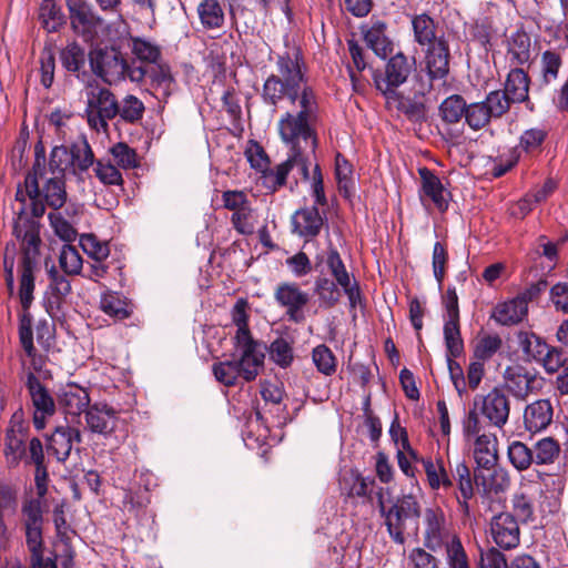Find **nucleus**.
I'll return each mask as SVG.
<instances>
[{
    "label": "nucleus",
    "mask_w": 568,
    "mask_h": 568,
    "mask_svg": "<svg viewBox=\"0 0 568 568\" xmlns=\"http://www.w3.org/2000/svg\"><path fill=\"white\" fill-rule=\"evenodd\" d=\"M507 112L508 101L505 93L495 90L489 92L484 101L467 105L465 121L473 130H479L491 119L501 118Z\"/></svg>",
    "instance_id": "16"
},
{
    "label": "nucleus",
    "mask_w": 568,
    "mask_h": 568,
    "mask_svg": "<svg viewBox=\"0 0 568 568\" xmlns=\"http://www.w3.org/2000/svg\"><path fill=\"white\" fill-rule=\"evenodd\" d=\"M466 102L462 95L453 94L439 105V114L446 123L454 124L466 116Z\"/></svg>",
    "instance_id": "49"
},
{
    "label": "nucleus",
    "mask_w": 568,
    "mask_h": 568,
    "mask_svg": "<svg viewBox=\"0 0 568 568\" xmlns=\"http://www.w3.org/2000/svg\"><path fill=\"white\" fill-rule=\"evenodd\" d=\"M507 57L511 65H524L531 59V39L523 29L511 32L506 38Z\"/></svg>",
    "instance_id": "36"
},
{
    "label": "nucleus",
    "mask_w": 568,
    "mask_h": 568,
    "mask_svg": "<svg viewBox=\"0 0 568 568\" xmlns=\"http://www.w3.org/2000/svg\"><path fill=\"white\" fill-rule=\"evenodd\" d=\"M374 484V478L364 477L356 469H348L343 471L339 477L341 495L346 499L367 498L371 500Z\"/></svg>",
    "instance_id": "29"
},
{
    "label": "nucleus",
    "mask_w": 568,
    "mask_h": 568,
    "mask_svg": "<svg viewBox=\"0 0 568 568\" xmlns=\"http://www.w3.org/2000/svg\"><path fill=\"white\" fill-rule=\"evenodd\" d=\"M39 21L48 32H57L65 23V16L54 0H43L39 8Z\"/></svg>",
    "instance_id": "44"
},
{
    "label": "nucleus",
    "mask_w": 568,
    "mask_h": 568,
    "mask_svg": "<svg viewBox=\"0 0 568 568\" xmlns=\"http://www.w3.org/2000/svg\"><path fill=\"white\" fill-rule=\"evenodd\" d=\"M270 357L278 366L288 367L294 358L292 341L286 337H277L270 345Z\"/></svg>",
    "instance_id": "55"
},
{
    "label": "nucleus",
    "mask_w": 568,
    "mask_h": 568,
    "mask_svg": "<svg viewBox=\"0 0 568 568\" xmlns=\"http://www.w3.org/2000/svg\"><path fill=\"white\" fill-rule=\"evenodd\" d=\"M97 179L104 185H122L123 178L120 169L111 163V160L99 159L94 168Z\"/></svg>",
    "instance_id": "56"
},
{
    "label": "nucleus",
    "mask_w": 568,
    "mask_h": 568,
    "mask_svg": "<svg viewBox=\"0 0 568 568\" xmlns=\"http://www.w3.org/2000/svg\"><path fill=\"white\" fill-rule=\"evenodd\" d=\"M26 387L33 407V425L41 430L55 413V400L34 373H28Z\"/></svg>",
    "instance_id": "18"
},
{
    "label": "nucleus",
    "mask_w": 568,
    "mask_h": 568,
    "mask_svg": "<svg viewBox=\"0 0 568 568\" xmlns=\"http://www.w3.org/2000/svg\"><path fill=\"white\" fill-rule=\"evenodd\" d=\"M48 285L44 291L43 303L47 312L54 315L60 310L62 303L71 293V282L65 273H61L54 264L47 265Z\"/></svg>",
    "instance_id": "24"
},
{
    "label": "nucleus",
    "mask_w": 568,
    "mask_h": 568,
    "mask_svg": "<svg viewBox=\"0 0 568 568\" xmlns=\"http://www.w3.org/2000/svg\"><path fill=\"white\" fill-rule=\"evenodd\" d=\"M276 73L268 75L263 84L262 99L265 104L277 106L284 99L291 104L302 97L307 83L306 65L298 48H287L278 53Z\"/></svg>",
    "instance_id": "3"
},
{
    "label": "nucleus",
    "mask_w": 568,
    "mask_h": 568,
    "mask_svg": "<svg viewBox=\"0 0 568 568\" xmlns=\"http://www.w3.org/2000/svg\"><path fill=\"white\" fill-rule=\"evenodd\" d=\"M59 265L65 275H79L83 267V260L75 246L64 244L59 254Z\"/></svg>",
    "instance_id": "53"
},
{
    "label": "nucleus",
    "mask_w": 568,
    "mask_h": 568,
    "mask_svg": "<svg viewBox=\"0 0 568 568\" xmlns=\"http://www.w3.org/2000/svg\"><path fill=\"white\" fill-rule=\"evenodd\" d=\"M379 509L385 519L387 531L396 544L403 545L405 542V534L417 532L420 505L412 494L398 497L389 508H386L381 499Z\"/></svg>",
    "instance_id": "10"
},
{
    "label": "nucleus",
    "mask_w": 568,
    "mask_h": 568,
    "mask_svg": "<svg viewBox=\"0 0 568 568\" xmlns=\"http://www.w3.org/2000/svg\"><path fill=\"white\" fill-rule=\"evenodd\" d=\"M420 462L430 489L438 490L443 488L447 490L453 487V480L444 466L443 459L422 458Z\"/></svg>",
    "instance_id": "42"
},
{
    "label": "nucleus",
    "mask_w": 568,
    "mask_h": 568,
    "mask_svg": "<svg viewBox=\"0 0 568 568\" xmlns=\"http://www.w3.org/2000/svg\"><path fill=\"white\" fill-rule=\"evenodd\" d=\"M353 169L349 162L339 153L335 158V175L341 193L349 197L353 193Z\"/></svg>",
    "instance_id": "58"
},
{
    "label": "nucleus",
    "mask_w": 568,
    "mask_h": 568,
    "mask_svg": "<svg viewBox=\"0 0 568 568\" xmlns=\"http://www.w3.org/2000/svg\"><path fill=\"white\" fill-rule=\"evenodd\" d=\"M47 508L44 500L34 497L24 498L21 505V521L32 568H57L52 559H44L43 556V525Z\"/></svg>",
    "instance_id": "9"
},
{
    "label": "nucleus",
    "mask_w": 568,
    "mask_h": 568,
    "mask_svg": "<svg viewBox=\"0 0 568 568\" xmlns=\"http://www.w3.org/2000/svg\"><path fill=\"white\" fill-rule=\"evenodd\" d=\"M58 403L65 414L80 416L90 407V396L85 388L77 384H68L60 389Z\"/></svg>",
    "instance_id": "33"
},
{
    "label": "nucleus",
    "mask_w": 568,
    "mask_h": 568,
    "mask_svg": "<svg viewBox=\"0 0 568 568\" xmlns=\"http://www.w3.org/2000/svg\"><path fill=\"white\" fill-rule=\"evenodd\" d=\"M144 113L143 102L134 95H126L119 103L118 115L125 122L134 123L142 119Z\"/></svg>",
    "instance_id": "64"
},
{
    "label": "nucleus",
    "mask_w": 568,
    "mask_h": 568,
    "mask_svg": "<svg viewBox=\"0 0 568 568\" xmlns=\"http://www.w3.org/2000/svg\"><path fill=\"white\" fill-rule=\"evenodd\" d=\"M197 14L204 29H217L224 23V12L217 0H202Z\"/></svg>",
    "instance_id": "46"
},
{
    "label": "nucleus",
    "mask_w": 568,
    "mask_h": 568,
    "mask_svg": "<svg viewBox=\"0 0 568 568\" xmlns=\"http://www.w3.org/2000/svg\"><path fill=\"white\" fill-rule=\"evenodd\" d=\"M475 483L477 486H483L485 493H503L509 485L510 479L504 469L491 467L489 470H477L475 473Z\"/></svg>",
    "instance_id": "40"
},
{
    "label": "nucleus",
    "mask_w": 568,
    "mask_h": 568,
    "mask_svg": "<svg viewBox=\"0 0 568 568\" xmlns=\"http://www.w3.org/2000/svg\"><path fill=\"white\" fill-rule=\"evenodd\" d=\"M325 224V217L316 205L297 210L292 216V232L306 241L316 237Z\"/></svg>",
    "instance_id": "27"
},
{
    "label": "nucleus",
    "mask_w": 568,
    "mask_h": 568,
    "mask_svg": "<svg viewBox=\"0 0 568 568\" xmlns=\"http://www.w3.org/2000/svg\"><path fill=\"white\" fill-rule=\"evenodd\" d=\"M449 47L445 39H439L428 45L425 54L426 77L418 75L415 85V95L429 93L435 80H444L449 72Z\"/></svg>",
    "instance_id": "12"
},
{
    "label": "nucleus",
    "mask_w": 568,
    "mask_h": 568,
    "mask_svg": "<svg viewBox=\"0 0 568 568\" xmlns=\"http://www.w3.org/2000/svg\"><path fill=\"white\" fill-rule=\"evenodd\" d=\"M149 80L150 91L159 101H166L175 91L176 83L168 64L161 62L150 67L136 65L129 71V80L140 83Z\"/></svg>",
    "instance_id": "14"
},
{
    "label": "nucleus",
    "mask_w": 568,
    "mask_h": 568,
    "mask_svg": "<svg viewBox=\"0 0 568 568\" xmlns=\"http://www.w3.org/2000/svg\"><path fill=\"white\" fill-rule=\"evenodd\" d=\"M118 21L124 27L126 34L131 40V52L139 60L140 63L138 65L150 67L162 62L161 49L159 45L144 38L130 37L129 27L122 16L119 17Z\"/></svg>",
    "instance_id": "35"
},
{
    "label": "nucleus",
    "mask_w": 568,
    "mask_h": 568,
    "mask_svg": "<svg viewBox=\"0 0 568 568\" xmlns=\"http://www.w3.org/2000/svg\"><path fill=\"white\" fill-rule=\"evenodd\" d=\"M84 114L89 126L97 132H108L109 121L119 113V102L115 95L105 87L98 83L85 88Z\"/></svg>",
    "instance_id": "11"
},
{
    "label": "nucleus",
    "mask_w": 568,
    "mask_h": 568,
    "mask_svg": "<svg viewBox=\"0 0 568 568\" xmlns=\"http://www.w3.org/2000/svg\"><path fill=\"white\" fill-rule=\"evenodd\" d=\"M71 171V160L69 148L64 145L54 146L51 151L49 164L47 168L48 174L63 176L67 170Z\"/></svg>",
    "instance_id": "57"
},
{
    "label": "nucleus",
    "mask_w": 568,
    "mask_h": 568,
    "mask_svg": "<svg viewBox=\"0 0 568 568\" xmlns=\"http://www.w3.org/2000/svg\"><path fill=\"white\" fill-rule=\"evenodd\" d=\"M297 111L284 112L277 123L281 140L294 156L311 159L317 148L315 123L318 103L313 89H305L294 104Z\"/></svg>",
    "instance_id": "1"
},
{
    "label": "nucleus",
    "mask_w": 568,
    "mask_h": 568,
    "mask_svg": "<svg viewBox=\"0 0 568 568\" xmlns=\"http://www.w3.org/2000/svg\"><path fill=\"white\" fill-rule=\"evenodd\" d=\"M507 455L510 464L519 471L528 469L534 463L532 449L519 440L509 444Z\"/></svg>",
    "instance_id": "52"
},
{
    "label": "nucleus",
    "mask_w": 568,
    "mask_h": 568,
    "mask_svg": "<svg viewBox=\"0 0 568 568\" xmlns=\"http://www.w3.org/2000/svg\"><path fill=\"white\" fill-rule=\"evenodd\" d=\"M415 69V58L398 52L387 61L384 71H373L375 88L384 97L386 108L396 110L410 120H418L424 115V104L405 97L399 87L408 80Z\"/></svg>",
    "instance_id": "2"
},
{
    "label": "nucleus",
    "mask_w": 568,
    "mask_h": 568,
    "mask_svg": "<svg viewBox=\"0 0 568 568\" xmlns=\"http://www.w3.org/2000/svg\"><path fill=\"white\" fill-rule=\"evenodd\" d=\"M72 30L85 41H94L104 27V19L83 0H68Z\"/></svg>",
    "instance_id": "17"
},
{
    "label": "nucleus",
    "mask_w": 568,
    "mask_h": 568,
    "mask_svg": "<svg viewBox=\"0 0 568 568\" xmlns=\"http://www.w3.org/2000/svg\"><path fill=\"white\" fill-rule=\"evenodd\" d=\"M412 27L414 39L420 45H430L435 41L443 39L436 36V24L428 14L422 13L413 17Z\"/></svg>",
    "instance_id": "45"
},
{
    "label": "nucleus",
    "mask_w": 568,
    "mask_h": 568,
    "mask_svg": "<svg viewBox=\"0 0 568 568\" xmlns=\"http://www.w3.org/2000/svg\"><path fill=\"white\" fill-rule=\"evenodd\" d=\"M26 195L31 201L32 214L36 217L44 213L42 203H38L40 197H43L50 207L58 211L67 201L64 178L48 174L45 164L41 163L37 155L32 171L26 176L24 191L18 189L16 200L23 203Z\"/></svg>",
    "instance_id": "5"
},
{
    "label": "nucleus",
    "mask_w": 568,
    "mask_h": 568,
    "mask_svg": "<svg viewBox=\"0 0 568 568\" xmlns=\"http://www.w3.org/2000/svg\"><path fill=\"white\" fill-rule=\"evenodd\" d=\"M310 165L311 159L294 156V154L288 153L284 162L273 169L264 171V185L272 191L278 190L285 185L287 175L294 168H296L302 180L308 181Z\"/></svg>",
    "instance_id": "23"
},
{
    "label": "nucleus",
    "mask_w": 568,
    "mask_h": 568,
    "mask_svg": "<svg viewBox=\"0 0 568 568\" xmlns=\"http://www.w3.org/2000/svg\"><path fill=\"white\" fill-rule=\"evenodd\" d=\"M239 358L234 359L245 382L254 381L264 365V347L253 338L235 342Z\"/></svg>",
    "instance_id": "21"
},
{
    "label": "nucleus",
    "mask_w": 568,
    "mask_h": 568,
    "mask_svg": "<svg viewBox=\"0 0 568 568\" xmlns=\"http://www.w3.org/2000/svg\"><path fill=\"white\" fill-rule=\"evenodd\" d=\"M246 306L247 303L244 300H239L232 310V321L237 327L234 336L235 342L253 338L247 325L248 315L246 313Z\"/></svg>",
    "instance_id": "62"
},
{
    "label": "nucleus",
    "mask_w": 568,
    "mask_h": 568,
    "mask_svg": "<svg viewBox=\"0 0 568 568\" xmlns=\"http://www.w3.org/2000/svg\"><path fill=\"white\" fill-rule=\"evenodd\" d=\"M84 418L88 429L103 437L112 435L120 422L118 412L103 403L90 405L85 410Z\"/></svg>",
    "instance_id": "26"
},
{
    "label": "nucleus",
    "mask_w": 568,
    "mask_h": 568,
    "mask_svg": "<svg viewBox=\"0 0 568 568\" xmlns=\"http://www.w3.org/2000/svg\"><path fill=\"white\" fill-rule=\"evenodd\" d=\"M385 29L386 24L377 21L364 31L367 47L381 58H386L392 52V42L385 34Z\"/></svg>",
    "instance_id": "43"
},
{
    "label": "nucleus",
    "mask_w": 568,
    "mask_h": 568,
    "mask_svg": "<svg viewBox=\"0 0 568 568\" xmlns=\"http://www.w3.org/2000/svg\"><path fill=\"white\" fill-rule=\"evenodd\" d=\"M74 440H81V434L77 428L58 426L49 438L48 450L58 462L63 463L69 458Z\"/></svg>",
    "instance_id": "34"
},
{
    "label": "nucleus",
    "mask_w": 568,
    "mask_h": 568,
    "mask_svg": "<svg viewBox=\"0 0 568 568\" xmlns=\"http://www.w3.org/2000/svg\"><path fill=\"white\" fill-rule=\"evenodd\" d=\"M90 67L94 74L109 84L128 78L129 71L136 62L129 63L122 53L114 48H97L89 53Z\"/></svg>",
    "instance_id": "13"
},
{
    "label": "nucleus",
    "mask_w": 568,
    "mask_h": 568,
    "mask_svg": "<svg viewBox=\"0 0 568 568\" xmlns=\"http://www.w3.org/2000/svg\"><path fill=\"white\" fill-rule=\"evenodd\" d=\"M560 454V445L552 437H545L534 445V463L537 465H549Z\"/></svg>",
    "instance_id": "50"
},
{
    "label": "nucleus",
    "mask_w": 568,
    "mask_h": 568,
    "mask_svg": "<svg viewBox=\"0 0 568 568\" xmlns=\"http://www.w3.org/2000/svg\"><path fill=\"white\" fill-rule=\"evenodd\" d=\"M60 61L62 67L77 75V78H81V75H85V62H87V53L84 48H82L75 41L68 43L60 51Z\"/></svg>",
    "instance_id": "41"
},
{
    "label": "nucleus",
    "mask_w": 568,
    "mask_h": 568,
    "mask_svg": "<svg viewBox=\"0 0 568 568\" xmlns=\"http://www.w3.org/2000/svg\"><path fill=\"white\" fill-rule=\"evenodd\" d=\"M490 535L499 548H516L520 541V528L516 517L510 513L495 515L490 521Z\"/></svg>",
    "instance_id": "25"
},
{
    "label": "nucleus",
    "mask_w": 568,
    "mask_h": 568,
    "mask_svg": "<svg viewBox=\"0 0 568 568\" xmlns=\"http://www.w3.org/2000/svg\"><path fill=\"white\" fill-rule=\"evenodd\" d=\"M28 432L29 425L24 420L23 412H14L4 433L3 457L9 468L18 467L26 457Z\"/></svg>",
    "instance_id": "15"
},
{
    "label": "nucleus",
    "mask_w": 568,
    "mask_h": 568,
    "mask_svg": "<svg viewBox=\"0 0 568 568\" xmlns=\"http://www.w3.org/2000/svg\"><path fill=\"white\" fill-rule=\"evenodd\" d=\"M503 92L508 101V109L510 108V103L526 101L529 92L528 74L520 68L511 69L507 75L505 90Z\"/></svg>",
    "instance_id": "39"
},
{
    "label": "nucleus",
    "mask_w": 568,
    "mask_h": 568,
    "mask_svg": "<svg viewBox=\"0 0 568 568\" xmlns=\"http://www.w3.org/2000/svg\"><path fill=\"white\" fill-rule=\"evenodd\" d=\"M511 503L515 517H518L523 523L535 520L534 498L529 493L525 490L516 493L513 497Z\"/></svg>",
    "instance_id": "61"
},
{
    "label": "nucleus",
    "mask_w": 568,
    "mask_h": 568,
    "mask_svg": "<svg viewBox=\"0 0 568 568\" xmlns=\"http://www.w3.org/2000/svg\"><path fill=\"white\" fill-rule=\"evenodd\" d=\"M444 549L447 568H470L468 556L459 537L452 540Z\"/></svg>",
    "instance_id": "60"
},
{
    "label": "nucleus",
    "mask_w": 568,
    "mask_h": 568,
    "mask_svg": "<svg viewBox=\"0 0 568 568\" xmlns=\"http://www.w3.org/2000/svg\"><path fill=\"white\" fill-rule=\"evenodd\" d=\"M101 310L115 320L128 318L132 311L129 307L128 300L116 292H106L101 296Z\"/></svg>",
    "instance_id": "47"
},
{
    "label": "nucleus",
    "mask_w": 568,
    "mask_h": 568,
    "mask_svg": "<svg viewBox=\"0 0 568 568\" xmlns=\"http://www.w3.org/2000/svg\"><path fill=\"white\" fill-rule=\"evenodd\" d=\"M424 527V546L432 551H437L458 538V535L447 527L440 508L425 509Z\"/></svg>",
    "instance_id": "20"
},
{
    "label": "nucleus",
    "mask_w": 568,
    "mask_h": 568,
    "mask_svg": "<svg viewBox=\"0 0 568 568\" xmlns=\"http://www.w3.org/2000/svg\"><path fill=\"white\" fill-rule=\"evenodd\" d=\"M554 408L549 399H538L526 406L524 410L525 428L536 434L545 430L552 422Z\"/></svg>",
    "instance_id": "32"
},
{
    "label": "nucleus",
    "mask_w": 568,
    "mask_h": 568,
    "mask_svg": "<svg viewBox=\"0 0 568 568\" xmlns=\"http://www.w3.org/2000/svg\"><path fill=\"white\" fill-rule=\"evenodd\" d=\"M518 343L523 353L528 359L539 362L545 351L549 346L545 341L532 332H519Z\"/></svg>",
    "instance_id": "51"
},
{
    "label": "nucleus",
    "mask_w": 568,
    "mask_h": 568,
    "mask_svg": "<svg viewBox=\"0 0 568 568\" xmlns=\"http://www.w3.org/2000/svg\"><path fill=\"white\" fill-rule=\"evenodd\" d=\"M446 347V362L449 371L450 379L454 384L455 389L457 390L459 396H463L466 393V378L459 363L455 361V358L460 357L465 352L464 339L460 337V349L455 353L450 352L448 346Z\"/></svg>",
    "instance_id": "48"
},
{
    "label": "nucleus",
    "mask_w": 568,
    "mask_h": 568,
    "mask_svg": "<svg viewBox=\"0 0 568 568\" xmlns=\"http://www.w3.org/2000/svg\"><path fill=\"white\" fill-rule=\"evenodd\" d=\"M109 152L119 169L129 170L136 168L139 164L135 150L126 143H115L110 148Z\"/></svg>",
    "instance_id": "59"
},
{
    "label": "nucleus",
    "mask_w": 568,
    "mask_h": 568,
    "mask_svg": "<svg viewBox=\"0 0 568 568\" xmlns=\"http://www.w3.org/2000/svg\"><path fill=\"white\" fill-rule=\"evenodd\" d=\"M212 372L215 379L226 387H232L239 384L241 373L234 359L215 362L212 365Z\"/></svg>",
    "instance_id": "54"
},
{
    "label": "nucleus",
    "mask_w": 568,
    "mask_h": 568,
    "mask_svg": "<svg viewBox=\"0 0 568 568\" xmlns=\"http://www.w3.org/2000/svg\"><path fill=\"white\" fill-rule=\"evenodd\" d=\"M510 402L506 393L494 387L487 394H477L474 397L473 407L463 418V434L465 438L481 433L484 429L480 416L487 423L498 429H501L509 419Z\"/></svg>",
    "instance_id": "7"
},
{
    "label": "nucleus",
    "mask_w": 568,
    "mask_h": 568,
    "mask_svg": "<svg viewBox=\"0 0 568 568\" xmlns=\"http://www.w3.org/2000/svg\"><path fill=\"white\" fill-rule=\"evenodd\" d=\"M528 315V308L516 296L511 300L498 303L490 315L498 324L513 326L523 322Z\"/></svg>",
    "instance_id": "37"
},
{
    "label": "nucleus",
    "mask_w": 568,
    "mask_h": 568,
    "mask_svg": "<svg viewBox=\"0 0 568 568\" xmlns=\"http://www.w3.org/2000/svg\"><path fill=\"white\" fill-rule=\"evenodd\" d=\"M313 363L317 371L331 376L336 371V358L333 352L324 344L316 346L312 352Z\"/></svg>",
    "instance_id": "63"
},
{
    "label": "nucleus",
    "mask_w": 568,
    "mask_h": 568,
    "mask_svg": "<svg viewBox=\"0 0 568 568\" xmlns=\"http://www.w3.org/2000/svg\"><path fill=\"white\" fill-rule=\"evenodd\" d=\"M274 297L276 302L287 308L290 320L300 322L303 320L302 310L310 301L306 292L302 291L296 283H283L277 286Z\"/></svg>",
    "instance_id": "28"
},
{
    "label": "nucleus",
    "mask_w": 568,
    "mask_h": 568,
    "mask_svg": "<svg viewBox=\"0 0 568 568\" xmlns=\"http://www.w3.org/2000/svg\"><path fill=\"white\" fill-rule=\"evenodd\" d=\"M418 173L422 180L420 200L424 201V197H428L438 211H446L450 194L444 187L440 179L427 168H420Z\"/></svg>",
    "instance_id": "30"
},
{
    "label": "nucleus",
    "mask_w": 568,
    "mask_h": 568,
    "mask_svg": "<svg viewBox=\"0 0 568 568\" xmlns=\"http://www.w3.org/2000/svg\"><path fill=\"white\" fill-rule=\"evenodd\" d=\"M474 438V459L478 468L489 470L495 467L498 462V440L495 434L478 433L471 435L468 439Z\"/></svg>",
    "instance_id": "31"
},
{
    "label": "nucleus",
    "mask_w": 568,
    "mask_h": 568,
    "mask_svg": "<svg viewBox=\"0 0 568 568\" xmlns=\"http://www.w3.org/2000/svg\"><path fill=\"white\" fill-rule=\"evenodd\" d=\"M507 390L517 399L525 400L542 386V379L521 366H508L504 372Z\"/></svg>",
    "instance_id": "22"
},
{
    "label": "nucleus",
    "mask_w": 568,
    "mask_h": 568,
    "mask_svg": "<svg viewBox=\"0 0 568 568\" xmlns=\"http://www.w3.org/2000/svg\"><path fill=\"white\" fill-rule=\"evenodd\" d=\"M443 313V335L445 346H448L450 352L455 353L460 349V312L458 295L454 286H448L445 294L442 296Z\"/></svg>",
    "instance_id": "19"
},
{
    "label": "nucleus",
    "mask_w": 568,
    "mask_h": 568,
    "mask_svg": "<svg viewBox=\"0 0 568 568\" xmlns=\"http://www.w3.org/2000/svg\"><path fill=\"white\" fill-rule=\"evenodd\" d=\"M18 333L20 345L28 357L31 367L36 372H41L44 365V357L38 353L33 337L38 344L49 349L54 341L55 327L52 321L48 318H39L36 324L30 313V307L21 306V311L18 314Z\"/></svg>",
    "instance_id": "8"
},
{
    "label": "nucleus",
    "mask_w": 568,
    "mask_h": 568,
    "mask_svg": "<svg viewBox=\"0 0 568 568\" xmlns=\"http://www.w3.org/2000/svg\"><path fill=\"white\" fill-rule=\"evenodd\" d=\"M71 173L80 179L97 162L92 148L85 138H81L69 146Z\"/></svg>",
    "instance_id": "38"
},
{
    "label": "nucleus",
    "mask_w": 568,
    "mask_h": 568,
    "mask_svg": "<svg viewBox=\"0 0 568 568\" xmlns=\"http://www.w3.org/2000/svg\"><path fill=\"white\" fill-rule=\"evenodd\" d=\"M326 265L334 280L322 274L315 278L314 293L318 297L320 307H334L341 300L342 290L348 297L351 308H355L361 302L359 286L356 281L352 282L338 251L332 245L326 254Z\"/></svg>",
    "instance_id": "6"
},
{
    "label": "nucleus",
    "mask_w": 568,
    "mask_h": 568,
    "mask_svg": "<svg viewBox=\"0 0 568 568\" xmlns=\"http://www.w3.org/2000/svg\"><path fill=\"white\" fill-rule=\"evenodd\" d=\"M14 234L21 241L22 258L18 267L19 301L21 306L31 307L36 288V273L39 270V246L41 243L39 226L34 220L23 215L21 207L14 223Z\"/></svg>",
    "instance_id": "4"
}]
</instances>
